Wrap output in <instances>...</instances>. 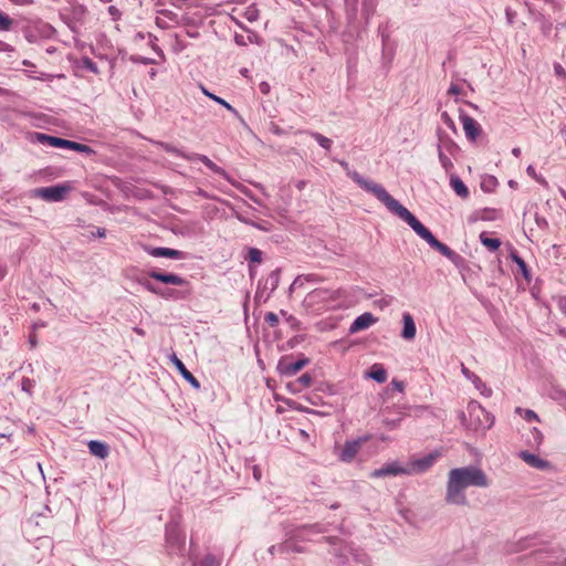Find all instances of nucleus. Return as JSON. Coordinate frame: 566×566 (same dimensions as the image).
Segmentation results:
<instances>
[{"mask_svg": "<svg viewBox=\"0 0 566 566\" xmlns=\"http://www.w3.org/2000/svg\"><path fill=\"white\" fill-rule=\"evenodd\" d=\"M490 481L478 467L468 465L450 470L448 474L446 501L450 504L465 505L464 490L470 486L488 488Z\"/></svg>", "mask_w": 566, "mask_h": 566, "instance_id": "1", "label": "nucleus"}, {"mask_svg": "<svg viewBox=\"0 0 566 566\" xmlns=\"http://www.w3.org/2000/svg\"><path fill=\"white\" fill-rule=\"evenodd\" d=\"M371 193L382 202L386 208L407 222L411 229L427 243L434 237L406 207L390 196L384 187H373Z\"/></svg>", "mask_w": 566, "mask_h": 566, "instance_id": "2", "label": "nucleus"}, {"mask_svg": "<svg viewBox=\"0 0 566 566\" xmlns=\"http://www.w3.org/2000/svg\"><path fill=\"white\" fill-rule=\"evenodd\" d=\"M371 193L382 202L386 208L407 222L411 229L427 243L434 237L406 207L390 196L384 187H373Z\"/></svg>", "mask_w": 566, "mask_h": 566, "instance_id": "3", "label": "nucleus"}, {"mask_svg": "<svg viewBox=\"0 0 566 566\" xmlns=\"http://www.w3.org/2000/svg\"><path fill=\"white\" fill-rule=\"evenodd\" d=\"M166 551L169 555L180 556L186 551V534L181 531L176 521L166 525Z\"/></svg>", "mask_w": 566, "mask_h": 566, "instance_id": "4", "label": "nucleus"}, {"mask_svg": "<svg viewBox=\"0 0 566 566\" xmlns=\"http://www.w3.org/2000/svg\"><path fill=\"white\" fill-rule=\"evenodd\" d=\"M326 541L331 545H334V546L339 545V547L335 548L333 552V554L337 558V566H346V564L350 559L355 560L356 563L364 564V565H366L368 563V557L365 554L358 553L349 545L340 544V541L337 537H327Z\"/></svg>", "mask_w": 566, "mask_h": 566, "instance_id": "5", "label": "nucleus"}, {"mask_svg": "<svg viewBox=\"0 0 566 566\" xmlns=\"http://www.w3.org/2000/svg\"><path fill=\"white\" fill-rule=\"evenodd\" d=\"M34 140L57 148H67L78 153H85L88 155L95 154V151L85 144H80L73 140L63 139L55 136H50L43 133H34Z\"/></svg>", "mask_w": 566, "mask_h": 566, "instance_id": "6", "label": "nucleus"}, {"mask_svg": "<svg viewBox=\"0 0 566 566\" xmlns=\"http://www.w3.org/2000/svg\"><path fill=\"white\" fill-rule=\"evenodd\" d=\"M70 187L66 185H56L51 187L38 188L35 193L38 197L50 202H56L64 199Z\"/></svg>", "mask_w": 566, "mask_h": 566, "instance_id": "7", "label": "nucleus"}, {"mask_svg": "<svg viewBox=\"0 0 566 566\" xmlns=\"http://www.w3.org/2000/svg\"><path fill=\"white\" fill-rule=\"evenodd\" d=\"M409 475V470H407V464L402 465L397 461L386 463L379 469L374 470L370 472V478L378 479V478H385V476H397V475Z\"/></svg>", "mask_w": 566, "mask_h": 566, "instance_id": "8", "label": "nucleus"}, {"mask_svg": "<svg viewBox=\"0 0 566 566\" xmlns=\"http://www.w3.org/2000/svg\"><path fill=\"white\" fill-rule=\"evenodd\" d=\"M460 120L463 125V130H464L467 139L470 142H475L476 138L482 133L481 125L474 118H472L471 116H469L462 112L460 114Z\"/></svg>", "mask_w": 566, "mask_h": 566, "instance_id": "9", "label": "nucleus"}, {"mask_svg": "<svg viewBox=\"0 0 566 566\" xmlns=\"http://www.w3.org/2000/svg\"><path fill=\"white\" fill-rule=\"evenodd\" d=\"M339 165L344 168V170L346 171L347 176L349 178H352L360 188H363L364 190L368 191L371 193V188L373 187H382L381 185L379 184H376L371 180H368L366 178H364L363 176H360L357 171L355 170H352L349 168V165L348 163H346L345 160H340L339 161Z\"/></svg>", "mask_w": 566, "mask_h": 566, "instance_id": "10", "label": "nucleus"}, {"mask_svg": "<svg viewBox=\"0 0 566 566\" xmlns=\"http://www.w3.org/2000/svg\"><path fill=\"white\" fill-rule=\"evenodd\" d=\"M437 454L430 453L426 457L411 461L407 464V470H409V475L416 474V473H422L427 471L429 468L433 465V463L437 460Z\"/></svg>", "mask_w": 566, "mask_h": 566, "instance_id": "11", "label": "nucleus"}, {"mask_svg": "<svg viewBox=\"0 0 566 566\" xmlns=\"http://www.w3.org/2000/svg\"><path fill=\"white\" fill-rule=\"evenodd\" d=\"M377 322V318L371 313H364L356 317L349 327V333L355 334L360 331L369 328Z\"/></svg>", "mask_w": 566, "mask_h": 566, "instance_id": "12", "label": "nucleus"}, {"mask_svg": "<svg viewBox=\"0 0 566 566\" xmlns=\"http://www.w3.org/2000/svg\"><path fill=\"white\" fill-rule=\"evenodd\" d=\"M518 457L527 463L530 467L537 469V470H548L551 468V463L538 455L531 453L530 451H521L518 453Z\"/></svg>", "mask_w": 566, "mask_h": 566, "instance_id": "13", "label": "nucleus"}, {"mask_svg": "<svg viewBox=\"0 0 566 566\" xmlns=\"http://www.w3.org/2000/svg\"><path fill=\"white\" fill-rule=\"evenodd\" d=\"M149 277L157 280L165 284H172V285H185L187 281L174 273H161L159 271L153 270L149 272Z\"/></svg>", "mask_w": 566, "mask_h": 566, "instance_id": "14", "label": "nucleus"}, {"mask_svg": "<svg viewBox=\"0 0 566 566\" xmlns=\"http://www.w3.org/2000/svg\"><path fill=\"white\" fill-rule=\"evenodd\" d=\"M432 249L440 252L442 255H444L448 260H450L452 263L457 264L458 261L461 259V256L455 253L453 250H451L447 244L440 242L436 237L431 239V242L428 243Z\"/></svg>", "mask_w": 566, "mask_h": 566, "instance_id": "15", "label": "nucleus"}, {"mask_svg": "<svg viewBox=\"0 0 566 566\" xmlns=\"http://www.w3.org/2000/svg\"><path fill=\"white\" fill-rule=\"evenodd\" d=\"M306 364H308L307 358L297 359L296 361L281 360L279 364V368L282 374L286 376H293L296 373H298L302 368H304Z\"/></svg>", "mask_w": 566, "mask_h": 566, "instance_id": "16", "label": "nucleus"}, {"mask_svg": "<svg viewBox=\"0 0 566 566\" xmlns=\"http://www.w3.org/2000/svg\"><path fill=\"white\" fill-rule=\"evenodd\" d=\"M148 254L155 258H169L175 260L184 259V252L170 248H147Z\"/></svg>", "mask_w": 566, "mask_h": 566, "instance_id": "17", "label": "nucleus"}, {"mask_svg": "<svg viewBox=\"0 0 566 566\" xmlns=\"http://www.w3.org/2000/svg\"><path fill=\"white\" fill-rule=\"evenodd\" d=\"M270 554H289V553H300L302 552L301 547L295 544V542L290 538L284 541L281 544L272 545L269 548Z\"/></svg>", "mask_w": 566, "mask_h": 566, "instance_id": "18", "label": "nucleus"}, {"mask_svg": "<svg viewBox=\"0 0 566 566\" xmlns=\"http://www.w3.org/2000/svg\"><path fill=\"white\" fill-rule=\"evenodd\" d=\"M469 412L471 416L474 413H478V418L481 422V424L484 428H490L493 423V419L490 417V415L482 408V406L475 401L470 402L469 405Z\"/></svg>", "mask_w": 566, "mask_h": 566, "instance_id": "19", "label": "nucleus"}, {"mask_svg": "<svg viewBox=\"0 0 566 566\" xmlns=\"http://www.w3.org/2000/svg\"><path fill=\"white\" fill-rule=\"evenodd\" d=\"M172 363L175 364L176 368L180 373V375L186 379L193 388L199 389L200 382L198 379L186 368L184 363L176 356L172 355L171 357Z\"/></svg>", "mask_w": 566, "mask_h": 566, "instance_id": "20", "label": "nucleus"}, {"mask_svg": "<svg viewBox=\"0 0 566 566\" xmlns=\"http://www.w3.org/2000/svg\"><path fill=\"white\" fill-rule=\"evenodd\" d=\"M403 328L401 337L411 340L416 336V324L410 313H403L402 315Z\"/></svg>", "mask_w": 566, "mask_h": 566, "instance_id": "21", "label": "nucleus"}, {"mask_svg": "<svg viewBox=\"0 0 566 566\" xmlns=\"http://www.w3.org/2000/svg\"><path fill=\"white\" fill-rule=\"evenodd\" d=\"M88 450L91 454L98 459H106L109 454V447L105 442L92 440L88 442Z\"/></svg>", "mask_w": 566, "mask_h": 566, "instance_id": "22", "label": "nucleus"}, {"mask_svg": "<svg viewBox=\"0 0 566 566\" xmlns=\"http://www.w3.org/2000/svg\"><path fill=\"white\" fill-rule=\"evenodd\" d=\"M184 158L188 159V160H199L201 161L205 166H207L211 171L218 174V175H221L223 176L224 175V170L217 166L212 160H210L206 155H200V154H190L188 156H184Z\"/></svg>", "mask_w": 566, "mask_h": 566, "instance_id": "23", "label": "nucleus"}, {"mask_svg": "<svg viewBox=\"0 0 566 566\" xmlns=\"http://www.w3.org/2000/svg\"><path fill=\"white\" fill-rule=\"evenodd\" d=\"M450 186L460 198L467 199L469 197V189L460 177L452 175L450 177Z\"/></svg>", "mask_w": 566, "mask_h": 566, "instance_id": "24", "label": "nucleus"}, {"mask_svg": "<svg viewBox=\"0 0 566 566\" xmlns=\"http://www.w3.org/2000/svg\"><path fill=\"white\" fill-rule=\"evenodd\" d=\"M360 448L359 441L346 442L340 454L343 461L349 462L354 459Z\"/></svg>", "mask_w": 566, "mask_h": 566, "instance_id": "25", "label": "nucleus"}, {"mask_svg": "<svg viewBox=\"0 0 566 566\" xmlns=\"http://www.w3.org/2000/svg\"><path fill=\"white\" fill-rule=\"evenodd\" d=\"M367 377L382 384L387 380V371L380 364H374L367 374Z\"/></svg>", "mask_w": 566, "mask_h": 566, "instance_id": "26", "label": "nucleus"}, {"mask_svg": "<svg viewBox=\"0 0 566 566\" xmlns=\"http://www.w3.org/2000/svg\"><path fill=\"white\" fill-rule=\"evenodd\" d=\"M476 217L483 221H494L499 218V211L493 208H484L476 211Z\"/></svg>", "mask_w": 566, "mask_h": 566, "instance_id": "27", "label": "nucleus"}, {"mask_svg": "<svg viewBox=\"0 0 566 566\" xmlns=\"http://www.w3.org/2000/svg\"><path fill=\"white\" fill-rule=\"evenodd\" d=\"M480 241L490 251H496L501 245V241L499 239L489 238L486 237L485 232L480 234Z\"/></svg>", "mask_w": 566, "mask_h": 566, "instance_id": "28", "label": "nucleus"}, {"mask_svg": "<svg viewBox=\"0 0 566 566\" xmlns=\"http://www.w3.org/2000/svg\"><path fill=\"white\" fill-rule=\"evenodd\" d=\"M201 90H202V92H203V94L206 96H208L212 101L217 102L218 104L222 105L223 107H226L228 111H230L234 115H238V111L234 107H232L227 101H224L223 98H221V97L210 93L205 87H201Z\"/></svg>", "mask_w": 566, "mask_h": 566, "instance_id": "29", "label": "nucleus"}, {"mask_svg": "<svg viewBox=\"0 0 566 566\" xmlns=\"http://www.w3.org/2000/svg\"><path fill=\"white\" fill-rule=\"evenodd\" d=\"M279 283H280V270L276 269V270L272 271L269 274V276L266 277L265 287L270 289V291L273 292L279 286Z\"/></svg>", "mask_w": 566, "mask_h": 566, "instance_id": "30", "label": "nucleus"}, {"mask_svg": "<svg viewBox=\"0 0 566 566\" xmlns=\"http://www.w3.org/2000/svg\"><path fill=\"white\" fill-rule=\"evenodd\" d=\"M311 136L318 143L321 147H323L326 150H329L332 147V140L325 136H323L319 133L312 132L310 133Z\"/></svg>", "mask_w": 566, "mask_h": 566, "instance_id": "31", "label": "nucleus"}, {"mask_svg": "<svg viewBox=\"0 0 566 566\" xmlns=\"http://www.w3.org/2000/svg\"><path fill=\"white\" fill-rule=\"evenodd\" d=\"M461 371L463 374V376L468 379V380H471L474 385L475 388H480V384H481V378L479 376H476L474 373H472L469 368H467L463 364L461 365Z\"/></svg>", "mask_w": 566, "mask_h": 566, "instance_id": "32", "label": "nucleus"}, {"mask_svg": "<svg viewBox=\"0 0 566 566\" xmlns=\"http://www.w3.org/2000/svg\"><path fill=\"white\" fill-rule=\"evenodd\" d=\"M14 21L6 13L0 11V31H9L13 27Z\"/></svg>", "mask_w": 566, "mask_h": 566, "instance_id": "33", "label": "nucleus"}, {"mask_svg": "<svg viewBox=\"0 0 566 566\" xmlns=\"http://www.w3.org/2000/svg\"><path fill=\"white\" fill-rule=\"evenodd\" d=\"M220 559L212 554H207L202 560L196 566H220Z\"/></svg>", "mask_w": 566, "mask_h": 566, "instance_id": "34", "label": "nucleus"}, {"mask_svg": "<svg viewBox=\"0 0 566 566\" xmlns=\"http://www.w3.org/2000/svg\"><path fill=\"white\" fill-rule=\"evenodd\" d=\"M438 156H439V161H440L441 166L448 172L453 167L451 159L441 150L440 147H439Z\"/></svg>", "mask_w": 566, "mask_h": 566, "instance_id": "35", "label": "nucleus"}, {"mask_svg": "<svg viewBox=\"0 0 566 566\" xmlns=\"http://www.w3.org/2000/svg\"><path fill=\"white\" fill-rule=\"evenodd\" d=\"M516 412L517 413H521L523 412V418L526 420V421H532V420H535V421H539V418L537 416L536 412H534L533 410L531 409H525L523 410L521 407H517L516 408Z\"/></svg>", "mask_w": 566, "mask_h": 566, "instance_id": "36", "label": "nucleus"}, {"mask_svg": "<svg viewBox=\"0 0 566 566\" xmlns=\"http://www.w3.org/2000/svg\"><path fill=\"white\" fill-rule=\"evenodd\" d=\"M248 259L253 263H260L262 261V252L256 248H250Z\"/></svg>", "mask_w": 566, "mask_h": 566, "instance_id": "37", "label": "nucleus"}, {"mask_svg": "<svg viewBox=\"0 0 566 566\" xmlns=\"http://www.w3.org/2000/svg\"><path fill=\"white\" fill-rule=\"evenodd\" d=\"M551 397L556 400V401H559L560 403L563 405H566V391L562 390V389H555Z\"/></svg>", "mask_w": 566, "mask_h": 566, "instance_id": "38", "label": "nucleus"}, {"mask_svg": "<svg viewBox=\"0 0 566 566\" xmlns=\"http://www.w3.org/2000/svg\"><path fill=\"white\" fill-rule=\"evenodd\" d=\"M146 290H148L149 292L156 294V295H160L163 297L167 296L168 294L164 293L160 289H157L155 285H153L150 282L146 281V282H143L142 283Z\"/></svg>", "mask_w": 566, "mask_h": 566, "instance_id": "39", "label": "nucleus"}, {"mask_svg": "<svg viewBox=\"0 0 566 566\" xmlns=\"http://www.w3.org/2000/svg\"><path fill=\"white\" fill-rule=\"evenodd\" d=\"M296 382L301 385L302 388H307L312 384V377L308 374H303L301 377H298Z\"/></svg>", "mask_w": 566, "mask_h": 566, "instance_id": "40", "label": "nucleus"}, {"mask_svg": "<svg viewBox=\"0 0 566 566\" xmlns=\"http://www.w3.org/2000/svg\"><path fill=\"white\" fill-rule=\"evenodd\" d=\"M83 66H84L86 70L91 71L92 73H95V74H97V73H98V69H97L96 63H94V62H93L91 59H88V57H84V59H83Z\"/></svg>", "mask_w": 566, "mask_h": 566, "instance_id": "41", "label": "nucleus"}, {"mask_svg": "<svg viewBox=\"0 0 566 566\" xmlns=\"http://www.w3.org/2000/svg\"><path fill=\"white\" fill-rule=\"evenodd\" d=\"M400 422H401V418H397V419L385 418L384 419L385 426L390 430L397 429L400 426Z\"/></svg>", "mask_w": 566, "mask_h": 566, "instance_id": "42", "label": "nucleus"}, {"mask_svg": "<svg viewBox=\"0 0 566 566\" xmlns=\"http://www.w3.org/2000/svg\"><path fill=\"white\" fill-rule=\"evenodd\" d=\"M374 3L369 0H364L363 2V12L366 14L367 19L374 13Z\"/></svg>", "mask_w": 566, "mask_h": 566, "instance_id": "43", "label": "nucleus"}, {"mask_svg": "<svg viewBox=\"0 0 566 566\" xmlns=\"http://www.w3.org/2000/svg\"><path fill=\"white\" fill-rule=\"evenodd\" d=\"M264 319L272 327L276 326L277 323H279L277 315L275 313H273V312L266 313Z\"/></svg>", "mask_w": 566, "mask_h": 566, "instance_id": "44", "label": "nucleus"}, {"mask_svg": "<svg viewBox=\"0 0 566 566\" xmlns=\"http://www.w3.org/2000/svg\"><path fill=\"white\" fill-rule=\"evenodd\" d=\"M441 119L442 122L449 127L451 128L452 130H455V124L453 122V119L450 117V115L447 113V112H443L441 114Z\"/></svg>", "mask_w": 566, "mask_h": 566, "instance_id": "45", "label": "nucleus"}, {"mask_svg": "<svg viewBox=\"0 0 566 566\" xmlns=\"http://www.w3.org/2000/svg\"><path fill=\"white\" fill-rule=\"evenodd\" d=\"M532 434L534 438V443L539 446L543 442V433L537 428H533Z\"/></svg>", "mask_w": 566, "mask_h": 566, "instance_id": "46", "label": "nucleus"}, {"mask_svg": "<svg viewBox=\"0 0 566 566\" xmlns=\"http://www.w3.org/2000/svg\"><path fill=\"white\" fill-rule=\"evenodd\" d=\"M496 184V179L494 177H490L489 180H484L482 184H481V188L484 190V191H491V188L490 186H494Z\"/></svg>", "mask_w": 566, "mask_h": 566, "instance_id": "47", "label": "nucleus"}, {"mask_svg": "<svg viewBox=\"0 0 566 566\" xmlns=\"http://www.w3.org/2000/svg\"><path fill=\"white\" fill-rule=\"evenodd\" d=\"M476 389L485 397H490L492 395L491 388H489L482 380L480 384V388Z\"/></svg>", "mask_w": 566, "mask_h": 566, "instance_id": "48", "label": "nucleus"}, {"mask_svg": "<svg viewBox=\"0 0 566 566\" xmlns=\"http://www.w3.org/2000/svg\"><path fill=\"white\" fill-rule=\"evenodd\" d=\"M517 266L520 268L523 276L525 279H528L530 277V272H528V269H527V265H526L525 261L523 260V261L518 262Z\"/></svg>", "mask_w": 566, "mask_h": 566, "instance_id": "49", "label": "nucleus"}, {"mask_svg": "<svg viewBox=\"0 0 566 566\" xmlns=\"http://www.w3.org/2000/svg\"><path fill=\"white\" fill-rule=\"evenodd\" d=\"M391 385L394 386V388H395L396 390H398V391H400V392H402V391H403V389H405V385H403V382H402V381H399V380L394 379V380L391 381Z\"/></svg>", "mask_w": 566, "mask_h": 566, "instance_id": "50", "label": "nucleus"}, {"mask_svg": "<svg viewBox=\"0 0 566 566\" xmlns=\"http://www.w3.org/2000/svg\"><path fill=\"white\" fill-rule=\"evenodd\" d=\"M165 150L168 151V153H174V154H178L180 156H186L185 154H182L180 150H178L177 148L170 146V145H165Z\"/></svg>", "mask_w": 566, "mask_h": 566, "instance_id": "51", "label": "nucleus"}, {"mask_svg": "<svg viewBox=\"0 0 566 566\" xmlns=\"http://www.w3.org/2000/svg\"><path fill=\"white\" fill-rule=\"evenodd\" d=\"M526 172H527V175H528V176H531V177L535 178L536 180H539V178H538V177H537V175H536L535 168H534L532 165H530V166L526 168Z\"/></svg>", "mask_w": 566, "mask_h": 566, "instance_id": "52", "label": "nucleus"}, {"mask_svg": "<svg viewBox=\"0 0 566 566\" xmlns=\"http://www.w3.org/2000/svg\"><path fill=\"white\" fill-rule=\"evenodd\" d=\"M17 6H31L34 3L33 0H12Z\"/></svg>", "mask_w": 566, "mask_h": 566, "instance_id": "53", "label": "nucleus"}, {"mask_svg": "<svg viewBox=\"0 0 566 566\" xmlns=\"http://www.w3.org/2000/svg\"><path fill=\"white\" fill-rule=\"evenodd\" d=\"M449 94L458 95L461 93V90L458 85L452 84L448 91Z\"/></svg>", "mask_w": 566, "mask_h": 566, "instance_id": "54", "label": "nucleus"}, {"mask_svg": "<svg viewBox=\"0 0 566 566\" xmlns=\"http://www.w3.org/2000/svg\"><path fill=\"white\" fill-rule=\"evenodd\" d=\"M6 51H12L11 45H9L8 43H6L3 41H0V52H6Z\"/></svg>", "mask_w": 566, "mask_h": 566, "instance_id": "55", "label": "nucleus"}, {"mask_svg": "<svg viewBox=\"0 0 566 566\" xmlns=\"http://www.w3.org/2000/svg\"><path fill=\"white\" fill-rule=\"evenodd\" d=\"M511 258H512L513 262H515L516 264H518V262L523 261V259L516 252H513L511 254Z\"/></svg>", "mask_w": 566, "mask_h": 566, "instance_id": "56", "label": "nucleus"}, {"mask_svg": "<svg viewBox=\"0 0 566 566\" xmlns=\"http://www.w3.org/2000/svg\"><path fill=\"white\" fill-rule=\"evenodd\" d=\"M559 307H560L562 312L566 314V297H564L559 301Z\"/></svg>", "mask_w": 566, "mask_h": 566, "instance_id": "57", "label": "nucleus"}, {"mask_svg": "<svg viewBox=\"0 0 566 566\" xmlns=\"http://www.w3.org/2000/svg\"><path fill=\"white\" fill-rule=\"evenodd\" d=\"M96 233H97V237L104 238L106 235V230L103 228H98Z\"/></svg>", "mask_w": 566, "mask_h": 566, "instance_id": "58", "label": "nucleus"}, {"mask_svg": "<svg viewBox=\"0 0 566 566\" xmlns=\"http://www.w3.org/2000/svg\"><path fill=\"white\" fill-rule=\"evenodd\" d=\"M555 72L557 75H563L565 73L560 65H555Z\"/></svg>", "mask_w": 566, "mask_h": 566, "instance_id": "59", "label": "nucleus"}, {"mask_svg": "<svg viewBox=\"0 0 566 566\" xmlns=\"http://www.w3.org/2000/svg\"><path fill=\"white\" fill-rule=\"evenodd\" d=\"M253 475L256 480H260L261 478V473H260V470L258 468H254L253 469Z\"/></svg>", "mask_w": 566, "mask_h": 566, "instance_id": "60", "label": "nucleus"}, {"mask_svg": "<svg viewBox=\"0 0 566 566\" xmlns=\"http://www.w3.org/2000/svg\"><path fill=\"white\" fill-rule=\"evenodd\" d=\"M512 154L515 156V157H518L521 155V148L518 147H515L512 149Z\"/></svg>", "mask_w": 566, "mask_h": 566, "instance_id": "61", "label": "nucleus"}, {"mask_svg": "<svg viewBox=\"0 0 566 566\" xmlns=\"http://www.w3.org/2000/svg\"><path fill=\"white\" fill-rule=\"evenodd\" d=\"M108 11L112 15H116L118 13V10L113 6L108 8Z\"/></svg>", "mask_w": 566, "mask_h": 566, "instance_id": "62", "label": "nucleus"}, {"mask_svg": "<svg viewBox=\"0 0 566 566\" xmlns=\"http://www.w3.org/2000/svg\"><path fill=\"white\" fill-rule=\"evenodd\" d=\"M134 332L136 334H138L139 336H144L145 335V332L142 328H139V327H134Z\"/></svg>", "mask_w": 566, "mask_h": 566, "instance_id": "63", "label": "nucleus"}, {"mask_svg": "<svg viewBox=\"0 0 566 566\" xmlns=\"http://www.w3.org/2000/svg\"><path fill=\"white\" fill-rule=\"evenodd\" d=\"M560 134L563 135L564 140H565V145H566V125H564V126L560 128Z\"/></svg>", "mask_w": 566, "mask_h": 566, "instance_id": "64", "label": "nucleus"}]
</instances>
